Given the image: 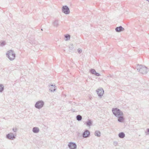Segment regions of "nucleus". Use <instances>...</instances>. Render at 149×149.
<instances>
[{
	"instance_id": "1",
	"label": "nucleus",
	"mask_w": 149,
	"mask_h": 149,
	"mask_svg": "<svg viewBox=\"0 0 149 149\" xmlns=\"http://www.w3.org/2000/svg\"><path fill=\"white\" fill-rule=\"evenodd\" d=\"M112 111L113 114L117 118L118 121L120 122H123L124 118L123 117V112L119 109L116 108L112 109Z\"/></svg>"
},
{
	"instance_id": "2",
	"label": "nucleus",
	"mask_w": 149,
	"mask_h": 149,
	"mask_svg": "<svg viewBox=\"0 0 149 149\" xmlns=\"http://www.w3.org/2000/svg\"><path fill=\"white\" fill-rule=\"evenodd\" d=\"M7 57L10 61L13 60L15 57V54L13 51L10 50L7 52L6 54Z\"/></svg>"
},
{
	"instance_id": "3",
	"label": "nucleus",
	"mask_w": 149,
	"mask_h": 149,
	"mask_svg": "<svg viewBox=\"0 0 149 149\" xmlns=\"http://www.w3.org/2000/svg\"><path fill=\"white\" fill-rule=\"evenodd\" d=\"M44 102L42 100H39L35 104V107L36 108L40 109L42 108L44 105Z\"/></svg>"
},
{
	"instance_id": "4",
	"label": "nucleus",
	"mask_w": 149,
	"mask_h": 149,
	"mask_svg": "<svg viewBox=\"0 0 149 149\" xmlns=\"http://www.w3.org/2000/svg\"><path fill=\"white\" fill-rule=\"evenodd\" d=\"M148 71V68L144 65L140 64V73L143 74H146Z\"/></svg>"
},
{
	"instance_id": "5",
	"label": "nucleus",
	"mask_w": 149,
	"mask_h": 149,
	"mask_svg": "<svg viewBox=\"0 0 149 149\" xmlns=\"http://www.w3.org/2000/svg\"><path fill=\"white\" fill-rule=\"evenodd\" d=\"M16 133H10L6 134V138L9 140H13L16 138Z\"/></svg>"
},
{
	"instance_id": "6",
	"label": "nucleus",
	"mask_w": 149,
	"mask_h": 149,
	"mask_svg": "<svg viewBox=\"0 0 149 149\" xmlns=\"http://www.w3.org/2000/svg\"><path fill=\"white\" fill-rule=\"evenodd\" d=\"M62 12L65 14H68L70 13V10L69 8L67 6H63L62 8Z\"/></svg>"
},
{
	"instance_id": "7",
	"label": "nucleus",
	"mask_w": 149,
	"mask_h": 149,
	"mask_svg": "<svg viewBox=\"0 0 149 149\" xmlns=\"http://www.w3.org/2000/svg\"><path fill=\"white\" fill-rule=\"evenodd\" d=\"M96 92L99 97L102 96L104 93V91L102 88H99L96 90Z\"/></svg>"
},
{
	"instance_id": "8",
	"label": "nucleus",
	"mask_w": 149,
	"mask_h": 149,
	"mask_svg": "<svg viewBox=\"0 0 149 149\" xmlns=\"http://www.w3.org/2000/svg\"><path fill=\"white\" fill-rule=\"evenodd\" d=\"M68 146L70 149H76L77 147L76 143L73 142H69L68 144Z\"/></svg>"
},
{
	"instance_id": "9",
	"label": "nucleus",
	"mask_w": 149,
	"mask_h": 149,
	"mask_svg": "<svg viewBox=\"0 0 149 149\" xmlns=\"http://www.w3.org/2000/svg\"><path fill=\"white\" fill-rule=\"evenodd\" d=\"M90 135L89 131L87 130H86L83 133L82 136L83 138H86L88 137Z\"/></svg>"
},
{
	"instance_id": "10",
	"label": "nucleus",
	"mask_w": 149,
	"mask_h": 149,
	"mask_svg": "<svg viewBox=\"0 0 149 149\" xmlns=\"http://www.w3.org/2000/svg\"><path fill=\"white\" fill-rule=\"evenodd\" d=\"M49 89L51 92H54L56 89L55 85L50 84L48 86Z\"/></svg>"
},
{
	"instance_id": "11",
	"label": "nucleus",
	"mask_w": 149,
	"mask_h": 149,
	"mask_svg": "<svg viewBox=\"0 0 149 149\" xmlns=\"http://www.w3.org/2000/svg\"><path fill=\"white\" fill-rule=\"evenodd\" d=\"M124 30V29L121 26L117 27L115 28V30L117 32H120L123 31Z\"/></svg>"
},
{
	"instance_id": "12",
	"label": "nucleus",
	"mask_w": 149,
	"mask_h": 149,
	"mask_svg": "<svg viewBox=\"0 0 149 149\" xmlns=\"http://www.w3.org/2000/svg\"><path fill=\"white\" fill-rule=\"evenodd\" d=\"M52 24L54 27H58L59 25L58 20L57 19H55L53 22Z\"/></svg>"
},
{
	"instance_id": "13",
	"label": "nucleus",
	"mask_w": 149,
	"mask_h": 149,
	"mask_svg": "<svg viewBox=\"0 0 149 149\" xmlns=\"http://www.w3.org/2000/svg\"><path fill=\"white\" fill-rule=\"evenodd\" d=\"M39 131V129L37 127H33L32 129L33 132L35 133H38Z\"/></svg>"
},
{
	"instance_id": "14",
	"label": "nucleus",
	"mask_w": 149,
	"mask_h": 149,
	"mask_svg": "<svg viewBox=\"0 0 149 149\" xmlns=\"http://www.w3.org/2000/svg\"><path fill=\"white\" fill-rule=\"evenodd\" d=\"M125 136V134L123 132H120L118 134V136L120 138H124Z\"/></svg>"
},
{
	"instance_id": "15",
	"label": "nucleus",
	"mask_w": 149,
	"mask_h": 149,
	"mask_svg": "<svg viewBox=\"0 0 149 149\" xmlns=\"http://www.w3.org/2000/svg\"><path fill=\"white\" fill-rule=\"evenodd\" d=\"M95 136L100 137L101 136V133L99 131L96 130L95 132Z\"/></svg>"
},
{
	"instance_id": "16",
	"label": "nucleus",
	"mask_w": 149,
	"mask_h": 149,
	"mask_svg": "<svg viewBox=\"0 0 149 149\" xmlns=\"http://www.w3.org/2000/svg\"><path fill=\"white\" fill-rule=\"evenodd\" d=\"M86 125L88 126H90L92 124V122L91 120H88L87 122H86Z\"/></svg>"
},
{
	"instance_id": "17",
	"label": "nucleus",
	"mask_w": 149,
	"mask_h": 149,
	"mask_svg": "<svg viewBox=\"0 0 149 149\" xmlns=\"http://www.w3.org/2000/svg\"><path fill=\"white\" fill-rule=\"evenodd\" d=\"M82 118V117L80 115H77L76 116L77 120L79 121H81V120Z\"/></svg>"
},
{
	"instance_id": "18",
	"label": "nucleus",
	"mask_w": 149,
	"mask_h": 149,
	"mask_svg": "<svg viewBox=\"0 0 149 149\" xmlns=\"http://www.w3.org/2000/svg\"><path fill=\"white\" fill-rule=\"evenodd\" d=\"M6 44V42L5 41H3L0 42V46L3 47Z\"/></svg>"
},
{
	"instance_id": "19",
	"label": "nucleus",
	"mask_w": 149,
	"mask_h": 149,
	"mask_svg": "<svg viewBox=\"0 0 149 149\" xmlns=\"http://www.w3.org/2000/svg\"><path fill=\"white\" fill-rule=\"evenodd\" d=\"M65 37L66 38L65 40H69L70 38V35L67 34L65 36Z\"/></svg>"
},
{
	"instance_id": "20",
	"label": "nucleus",
	"mask_w": 149,
	"mask_h": 149,
	"mask_svg": "<svg viewBox=\"0 0 149 149\" xmlns=\"http://www.w3.org/2000/svg\"><path fill=\"white\" fill-rule=\"evenodd\" d=\"M4 87L3 84H0V92H2L4 90Z\"/></svg>"
},
{
	"instance_id": "21",
	"label": "nucleus",
	"mask_w": 149,
	"mask_h": 149,
	"mask_svg": "<svg viewBox=\"0 0 149 149\" xmlns=\"http://www.w3.org/2000/svg\"><path fill=\"white\" fill-rule=\"evenodd\" d=\"M90 72L92 74H95L96 71L94 69H91L90 70Z\"/></svg>"
},
{
	"instance_id": "22",
	"label": "nucleus",
	"mask_w": 149,
	"mask_h": 149,
	"mask_svg": "<svg viewBox=\"0 0 149 149\" xmlns=\"http://www.w3.org/2000/svg\"><path fill=\"white\" fill-rule=\"evenodd\" d=\"M69 48L70 50H72L74 48L73 44H71L69 45Z\"/></svg>"
},
{
	"instance_id": "23",
	"label": "nucleus",
	"mask_w": 149,
	"mask_h": 149,
	"mask_svg": "<svg viewBox=\"0 0 149 149\" xmlns=\"http://www.w3.org/2000/svg\"><path fill=\"white\" fill-rule=\"evenodd\" d=\"M30 42L32 44H35L36 43V41L34 39L33 40H30Z\"/></svg>"
},
{
	"instance_id": "24",
	"label": "nucleus",
	"mask_w": 149,
	"mask_h": 149,
	"mask_svg": "<svg viewBox=\"0 0 149 149\" xmlns=\"http://www.w3.org/2000/svg\"><path fill=\"white\" fill-rule=\"evenodd\" d=\"M146 135H149V128H148L146 130V131L145 132Z\"/></svg>"
},
{
	"instance_id": "25",
	"label": "nucleus",
	"mask_w": 149,
	"mask_h": 149,
	"mask_svg": "<svg viewBox=\"0 0 149 149\" xmlns=\"http://www.w3.org/2000/svg\"><path fill=\"white\" fill-rule=\"evenodd\" d=\"M13 130L14 132H16L17 131V129L16 127H14L13 129Z\"/></svg>"
},
{
	"instance_id": "26",
	"label": "nucleus",
	"mask_w": 149,
	"mask_h": 149,
	"mask_svg": "<svg viewBox=\"0 0 149 149\" xmlns=\"http://www.w3.org/2000/svg\"><path fill=\"white\" fill-rule=\"evenodd\" d=\"M118 144V143L117 141H114L113 142V145L115 146H116Z\"/></svg>"
},
{
	"instance_id": "27",
	"label": "nucleus",
	"mask_w": 149,
	"mask_h": 149,
	"mask_svg": "<svg viewBox=\"0 0 149 149\" xmlns=\"http://www.w3.org/2000/svg\"><path fill=\"white\" fill-rule=\"evenodd\" d=\"M77 51L79 54H80L82 52V50L81 49L79 48L77 49Z\"/></svg>"
},
{
	"instance_id": "28",
	"label": "nucleus",
	"mask_w": 149,
	"mask_h": 149,
	"mask_svg": "<svg viewBox=\"0 0 149 149\" xmlns=\"http://www.w3.org/2000/svg\"><path fill=\"white\" fill-rule=\"evenodd\" d=\"M139 67V65L138 64L137 65V66H136L137 70L138 72H139L140 71V69L138 67Z\"/></svg>"
},
{
	"instance_id": "29",
	"label": "nucleus",
	"mask_w": 149,
	"mask_h": 149,
	"mask_svg": "<svg viewBox=\"0 0 149 149\" xmlns=\"http://www.w3.org/2000/svg\"><path fill=\"white\" fill-rule=\"evenodd\" d=\"M95 75L97 76H99L100 75V74L99 73H98L96 72L95 73Z\"/></svg>"
},
{
	"instance_id": "30",
	"label": "nucleus",
	"mask_w": 149,
	"mask_h": 149,
	"mask_svg": "<svg viewBox=\"0 0 149 149\" xmlns=\"http://www.w3.org/2000/svg\"><path fill=\"white\" fill-rule=\"evenodd\" d=\"M147 1H148L149 2V0H146Z\"/></svg>"
},
{
	"instance_id": "31",
	"label": "nucleus",
	"mask_w": 149,
	"mask_h": 149,
	"mask_svg": "<svg viewBox=\"0 0 149 149\" xmlns=\"http://www.w3.org/2000/svg\"><path fill=\"white\" fill-rule=\"evenodd\" d=\"M71 110H72V111H74V110H73L72 109Z\"/></svg>"
},
{
	"instance_id": "32",
	"label": "nucleus",
	"mask_w": 149,
	"mask_h": 149,
	"mask_svg": "<svg viewBox=\"0 0 149 149\" xmlns=\"http://www.w3.org/2000/svg\"><path fill=\"white\" fill-rule=\"evenodd\" d=\"M71 110H72V111H74V110H73L72 109Z\"/></svg>"
}]
</instances>
